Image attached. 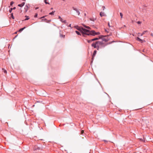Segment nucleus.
I'll list each match as a JSON object with an SVG mask.
<instances>
[{"mask_svg": "<svg viewBox=\"0 0 153 153\" xmlns=\"http://www.w3.org/2000/svg\"><path fill=\"white\" fill-rule=\"evenodd\" d=\"M63 22L65 24H66V20H65L63 21Z\"/></svg>", "mask_w": 153, "mask_h": 153, "instance_id": "obj_39", "label": "nucleus"}, {"mask_svg": "<svg viewBox=\"0 0 153 153\" xmlns=\"http://www.w3.org/2000/svg\"><path fill=\"white\" fill-rule=\"evenodd\" d=\"M98 37H99L98 38V40L99 39H101L102 40L103 37H104V36H103V35H100Z\"/></svg>", "mask_w": 153, "mask_h": 153, "instance_id": "obj_14", "label": "nucleus"}, {"mask_svg": "<svg viewBox=\"0 0 153 153\" xmlns=\"http://www.w3.org/2000/svg\"><path fill=\"white\" fill-rule=\"evenodd\" d=\"M17 32H18V31H16L14 33L15 34H16L17 33Z\"/></svg>", "mask_w": 153, "mask_h": 153, "instance_id": "obj_51", "label": "nucleus"}, {"mask_svg": "<svg viewBox=\"0 0 153 153\" xmlns=\"http://www.w3.org/2000/svg\"><path fill=\"white\" fill-rule=\"evenodd\" d=\"M13 10L12 8H11L9 10V12L10 13H11Z\"/></svg>", "mask_w": 153, "mask_h": 153, "instance_id": "obj_30", "label": "nucleus"}, {"mask_svg": "<svg viewBox=\"0 0 153 153\" xmlns=\"http://www.w3.org/2000/svg\"><path fill=\"white\" fill-rule=\"evenodd\" d=\"M90 19L91 21H94V20H96V18H90Z\"/></svg>", "mask_w": 153, "mask_h": 153, "instance_id": "obj_24", "label": "nucleus"}, {"mask_svg": "<svg viewBox=\"0 0 153 153\" xmlns=\"http://www.w3.org/2000/svg\"><path fill=\"white\" fill-rule=\"evenodd\" d=\"M10 16H11V17L13 19H14V17L13 16V13H11V15H10Z\"/></svg>", "mask_w": 153, "mask_h": 153, "instance_id": "obj_26", "label": "nucleus"}, {"mask_svg": "<svg viewBox=\"0 0 153 153\" xmlns=\"http://www.w3.org/2000/svg\"><path fill=\"white\" fill-rule=\"evenodd\" d=\"M26 28V27H25L23 28H20L18 31L19 32H21L23 30L25 29Z\"/></svg>", "mask_w": 153, "mask_h": 153, "instance_id": "obj_15", "label": "nucleus"}, {"mask_svg": "<svg viewBox=\"0 0 153 153\" xmlns=\"http://www.w3.org/2000/svg\"><path fill=\"white\" fill-rule=\"evenodd\" d=\"M25 17H26V18L24 19V21L30 19L29 16H25Z\"/></svg>", "mask_w": 153, "mask_h": 153, "instance_id": "obj_17", "label": "nucleus"}, {"mask_svg": "<svg viewBox=\"0 0 153 153\" xmlns=\"http://www.w3.org/2000/svg\"><path fill=\"white\" fill-rule=\"evenodd\" d=\"M97 51L96 50H94V51L93 53V56H95L96 54Z\"/></svg>", "mask_w": 153, "mask_h": 153, "instance_id": "obj_18", "label": "nucleus"}, {"mask_svg": "<svg viewBox=\"0 0 153 153\" xmlns=\"http://www.w3.org/2000/svg\"><path fill=\"white\" fill-rule=\"evenodd\" d=\"M63 1H64L65 0H62Z\"/></svg>", "mask_w": 153, "mask_h": 153, "instance_id": "obj_61", "label": "nucleus"}, {"mask_svg": "<svg viewBox=\"0 0 153 153\" xmlns=\"http://www.w3.org/2000/svg\"><path fill=\"white\" fill-rule=\"evenodd\" d=\"M109 40V39L107 38V39H105V38L103 37V38L102 39V42L104 41L105 42H108Z\"/></svg>", "mask_w": 153, "mask_h": 153, "instance_id": "obj_8", "label": "nucleus"}, {"mask_svg": "<svg viewBox=\"0 0 153 153\" xmlns=\"http://www.w3.org/2000/svg\"><path fill=\"white\" fill-rule=\"evenodd\" d=\"M91 46L94 48H96L97 50H99L100 48V46L98 44H96V42L95 43H93L91 44Z\"/></svg>", "mask_w": 153, "mask_h": 153, "instance_id": "obj_2", "label": "nucleus"}, {"mask_svg": "<svg viewBox=\"0 0 153 153\" xmlns=\"http://www.w3.org/2000/svg\"><path fill=\"white\" fill-rule=\"evenodd\" d=\"M91 35L93 36H95V35L96 32L94 30H91Z\"/></svg>", "mask_w": 153, "mask_h": 153, "instance_id": "obj_12", "label": "nucleus"}, {"mask_svg": "<svg viewBox=\"0 0 153 153\" xmlns=\"http://www.w3.org/2000/svg\"><path fill=\"white\" fill-rule=\"evenodd\" d=\"M74 27L77 30H78L80 31V32L81 33L82 30V27H79L78 25H76V26H74Z\"/></svg>", "mask_w": 153, "mask_h": 153, "instance_id": "obj_4", "label": "nucleus"}, {"mask_svg": "<svg viewBox=\"0 0 153 153\" xmlns=\"http://www.w3.org/2000/svg\"><path fill=\"white\" fill-rule=\"evenodd\" d=\"M37 16H38V14H37V13H36L35 14V15H34V17L35 18L37 17Z\"/></svg>", "mask_w": 153, "mask_h": 153, "instance_id": "obj_35", "label": "nucleus"}, {"mask_svg": "<svg viewBox=\"0 0 153 153\" xmlns=\"http://www.w3.org/2000/svg\"><path fill=\"white\" fill-rule=\"evenodd\" d=\"M72 8L74 10H75L76 12L77 13V14L78 16L80 14V13L79 12V10H78V9H77L75 8L74 7H73Z\"/></svg>", "mask_w": 153, "mask_h": 153, "instance_id": "obj_6", "label": "nucleus"}, {"mask_svg": "<svg viewBox=\"0 0 153 153\" xmlns=\"http://www.w3.org/2000/svg\"><path fill=\"white\" fill-rule=\"evenodd\" d=\"M103 141L105 142L106 143H107L108 141L106 140H103Z\"/></svg>", "mask_w": 153, "mask_h": 153, "instance_id": "obj_41", "label": "nucleus"}, {"mask_svg": "<svg viewBox=\"0 0 153 153\" xmlns=\"http://www.w3.org/2000/svg\"><path fill=\"white\" fill-rule=\"evenodd\" d=\"M13 10H15L16 9V7H14L13 8H12Z\"/></svg>", "mask_w": 153, "mask_h": 153, "instance_id": "obj_44", "label": "nucleus"}, {"mask_svg": "<svg viewBox=\"0 0 153 153\" xmlns=\"http://www.w3.org/2000/svg\"><path fill=\"white\" fill-rule=\"evenodd\" d=\"M38 9V7H36V9H36V10H37V9Z\"/></svg>", "mask_w": 153, "mask_h": 153, "instance_id": "obj_53", "label": "nucleus"}, {"mask_svg": "<svg viewBox=\"0 0 153 153\" xmlns=\"http://www.w3.org/2000/svg\"><path fill=\"white\" fill-rule=\"evenodd\" d=\"M102 8L103 10H105V7L104 6H103L102 7Z\"/></svg>", "mask_w": 153, "mask_h": 153, "instance_id": "obj_38", "label": "nucleus"}, {"mask_svg": "<svg viewBox=\"0 0 153 153\" xmlns=\"http://www.w3.org/2000/svg\"><path fill=\"white\" fill-rule=\"evenodd\" d=\"M84 15H85V16H86V14L85 13H84Z\"/></svg>", "mask_w": 153, "mask_h": 153, "instance_id": "obj_56", "label": "nucleus"}, {"mask_svg": "<svg viewBox=\"0 0 153 153\" xmlns=\"http://www.w3.org/2000/svg\"><path fill=\"white\" fill-rule=\"evenodd\" d=\"M59 19H60H60H61L62 18H61V17H60V16H59Z\"/></svg>", "mask_w": 153, "mask_h": 153, "instance_id": "obj_47", "label": "nucleus"}, {"mask_svg": "<svg viewBox=\"0 0 153 153\" xmlns=\"http://www.w3.org/2000/svg\"><path fill=\"white\" fill-rule=\"evenodd\" d=\"M23 1H25L26 0H22Z\"/></svg>", "mask_w": 153, "mask_h": 153, "instance_id": "obj_57", "label": "nucleus"}, {"mask_svg": "<svg viewBox=\"0 0 153 153\" xmlns=\"http://www.w3.org/2000/svg\"><path fill=\"white\" fill-rule=\"evenodd\" d=\"M50 21H51V20H48V21H47L48 22H50Z\"/></svg>", "mask_w": 153, "mask_h": 153, "instance_id": "obj_49", "label": "nucleus"}, {"mask_svg": "<svg viewBox=\"0 0 153 153\" xmlns=\"http://www.w3.org/2000/svg\"><path fill=\"white\" fill-rule=\"evenodd\" d=\"M138 34H140V33H138Z\"/></svg>", "mask_w": 153, "mask_h": 153, "instance_id": "obj_59", "label": "nucleus"}, {"mask_svg": "<svg viewBox=\"0 0 153 153\" xmlns=\"http://www.w3.org/2000/svg\"><path fill=\"white\" fill-rule=\"evenodd\" d=\"M94 56H93L92 55V60L91 61V63H92L93 61L94 60Z\"/></svg>", "mask_w": 153, "mask_h": 153, "instance_id": "obj_29", "label": "nucleus"}, {"mask_svg": "<svg viewBox=\"0 0 153 153\" xmlns=\"http://www.w3.org/2000/svg\"><path fill=\"white\" fill-rule=\"evenodd\" d=\"M148 32V31L147 30H145V31H143V33L141 34L140 35L141 36H142L144 34H145V33L146 32Z\"/></svg>", "mask_w": 153, "mask_h": 153, "instance_id": "obj_23", "label": "nucleus"}, {"mask_svg": "<svg viewBox=\"0 0 153 153\" xmlns=\"http://www.w3.org/2000/svg\"><path fill=\"white\" fill-rule=\"evenodd\" d=\"M83 132H84V131L82 130L81 131V133L83 134Z\"/></svg>", "mask_w": 153, "mask_h": 153, "instance_id": "obj_48", "label": "nucleus"}, {"mask_svg": "<svg viewBox=\"0 0 153 153\" xmlns=\"http://www.w3.org/2000/svg\"><path fill=\"white\" fill-rule=\"evenodd\" d=\"M89 31L90 32H87V33H85V34L86 35H87L88 36L91 35V30H89Z\"/></svg>", "mask_w": 153, "mask_h": 153, "instance_id": "obj_16", "label": "nucleus"}, {"mask_svg": "<svg viewBox=\"0 0 153 153\" xmlns=\"http://www.w3.org/2000/svg\"><path fill=\"white\" fill-rule=\"evenodd\" d=\"M96 44H98L100 46V48H104L106 46L108 45V43H105L102 41H96Z\"/></svg>", "mask_w": 153, "mask_h": 153, "instance_id": "obj_1", "label": "nucleus"}, {"mask_svg": "<svg viewBox=\"0 0 153 153\" xmlns=\"http://www.w3.org/2000/svg\"><path fill=\"white\" fill-rule=\"evenodd\" d=\"M29 7L27 4H26L25 7L24 9L25 12H27L28 10Z\"/></svg>", "mask_w": 153, "mask_h": 153, "instance_id": "obj_11", "label": "nucleus"}, {"mask_svg": "<svg viewBox=\"0 0 153 153\" xmlns=\"http://www.w3.org/2000/svg\"><path fill=\"white\" fill-rule=\"evenodd\" d=\"M124 27H126V25H124Z\"/></svg>", "mask_w": 153, "mask_h": 153, "instance_id": "obj_60", "label": "nucleus"}, {"mask_svg": "<svg viewBox=\"0 0 153 153\" xmlns=\"http://www.w3.org/2000/svg\"><path fill=\"white\" fill-rule=\"evenodd\" d=\"M138 24H140L141 23V22L140 21H138L137 22Z\"/></svg>", "mask_w": 153, "mask_h": 153, "instance_id": "obj_36", "label": "nucleus"}, {"mask_svg": "<svg viewBox=\"0 0 153 153\" xmlns=\"http://www.w3.org/2000/svg\"><path fill=\"white\" fill-rule=\"evenodd\" d=\"M151 35L152 36H153V33H151Z\"/></svg>", "mask_w": 153, "mask_h": 153, "instance_id": "obj_50", "label": "nucleus"}, {"mask_svg": "<svg viewBox=\"0 0 153 153\" xmlns=\"http://www.w3.org/2000/svg\"><path fill=\"white\" fill-rule=\"evenodd\" d=\"M100 33L99 32H96V33L95 34V35H100Z\"/></svg>", "mask_w": 153, "mask_h": 153, "instance_id": "obj_32", "label": "nucleus"}, {"mask_svg": "<svg viewBox=\"0 0 153 153\" xmlns=\"http://www.w3.org/2000/svg\"><path fill=\"white\" fill-rule=\"evenodd\" d=\"M105 31L106 32H108V31L105 29Z\"/></svg>", "mask_w": 153, "mask_h": 153, "instance_id": "obj_54", "label": "nucleus"}, {"mask_svg": "<svg viewBox=\"0 0 153 153\" xmlns=\"http://www.w3.org/2000/svg\"><path fill=\"white\" fill-rule=\"evenodd\" d=\"M25 4V2H23L22 4H18V6L19 7H22Z\"/></svg>", "mask_w": 153, "mask_h": 153, "instance_id": "obj_13", "label": "nucleus"}, {"mask_svg": "<svg viewBox=\"0 0 153 153\" xmlns=\"http://www.w3.org/2000/svg\"><path fill=\"white\" fill-rule=\"evenodd\" d=\"M75 32L78 35H81V33H79V32L77 31V30H76L75 31Z\"/></svg>", "mask_w": 153, "mask_h": 153, "instance_id": "obj_22", "label": "nucleus"}, {"mask_svg": "<svg viewBox=\"0 0 153 153\" xmlns=\"http://www.w3.org/2000/svg\"><path fill=\"white\" fill-rule=\"evenodd\" d=\"M53 7H52L51 8V10H53Z\"/></svg>", "mask_w": 153, "mask_h": 153, "instance_id": "obj_55", "label": "nucleus"}, {"mask_svg": "<svg viewBox=\"0 0 153 153\" xmlns=\"http://www.w3.org/2000/svg\"><path fill=\"white\" fill-rule=\"evenodd\" d=\"M42 21H45V22H48V20L46 19H42Z\"/></svg>", "mask_w": 153, "mask_h": 153, "instance_id": "obj_27", "label": "nucleus"}, {"mask_svg": "<svg viewBox=\"0 0 153 153\" xmlns=\"http://www.w3.org/2000/svg\"><path fill=\"white\" fill-rule=\"evenodd\" d=\"M55 11H53L52 12L49 13V14L50 15H53Z\"/></svg>", "mask_w": 153, "mask_h": 153, "instance_id": "obj_21", "label": "nucleus"}, {"mask_svg": "<svg viewBox=\"0 0 153 153\" xmlns=\"http://www.w3.org/2000/svg\"><path fill=\"white\" fill-rule=\"evenodd\" d=\"M60 21H61L62 22H63V19L62 18H61V19H60Z\"/></svg>", "mask_w": 153, "mask_h": 153, "instance_id": "obj_42", "label": "nucleus"}, {"mask_svg": "<svg viewBox=\"0 0 153 153\" xmlns=\"http://www.w3.org/2000/svg\"><path fill=\"white\" fill-rule=\"evenodd\" d=\"M100 15L101 17L106 16V15L105 13L104 12H102L100 13Z\"/></svg>", "mask_w": 153, "mask_h": 153, "instance_id": "obj_10", "label": "nucleus"}, {"mask_svg": "<svg viewBox=\"0 0 153 153\" xmlns=\"http://www.w3.org/2000/svg\"><path fill=\"white\" fill-rule=\"evenodd\" d=\"M61 30H59V36L61 38H64L65 37V35H62L61 33Z\"/></svg>", "mask_w": 153, "mask_h": 153, "instance_id": "obj_9", "label": "nucleus"}, {"mask_svg": "<svg viewBox=\"0 0 153 153\" xmlns=\"http://www.w3.org/2000/svg\"><path fill=\"white\" fill-rule=\"evenodd\" d=\"M114 42H115L114 41H112V42H109L108 43V45L110 44H111L112 43Z\"/></svg>", "mask_w": 153, "mask_h": 153, "instance_id": "obj_33", "label": "nucleus"}, {"mask_svg": "<svg viewBox=\"0 0 153 153\" xmlns=\"http://www.w3.org/2000/svg\"><path fill=\"white\" fill-rule=\"evenodd\" d=\"M18 36V35H16L15 37L13 39V40L15 38H16L17 37V36Z\"/></svg>", "mask_w": 153, "mask_h": 153, "instance_id": "obj_45", "label": "nucleus"}, {"mask_svg": "<svg viewBox=\"0 0 153 153\" xmlns=\"http://www.w3.org/2000/svg\"><path fill=\"white\" fill-rule=\"evenodd\" d=\"M42 16V17H41L40 19H44L45 18V17L46 16Z\"/></svg>", "mask_w": 153, "mask_h": 153, "instance_id": "obj_37", "label": "nucleus"}, {"mask_svg": "<svg viewBox=\"0 0 153 153\" xmlns=\"http://www.w3.org/2000/svg\"><path fill=\"white\" fill-rule=\"evenodd\" d=\"M97 40H98V39L97 37H96V38H94V39H91V40L92 41H94Z\"/></svg>", "mask_w": 153, "mask_h": 153, "instance_id": "obj_20", "label": "nucleus"}, {"mask_svg": "<svg viewBox=\"0 0 153 153\" xmlns=\"http://www.w3.org/2000/svg\"><path fill=\"white\" fill-rule=\"evenodd\" d=\"M108 26L109 27H111V26L110 25V23H109V22H108Z\"/></svg>", "mask_w": 153, "mask_h": 153, "instance_id": "obj_40", "label": "nucleus"}, {"mask_svg": "<svg viewBox=\"0 0 153 153\" xmlns=\"http://www.w3.org/2000/svg\"><path fill=\"white\" fill-rule=\"evenodd\" d=\"M42 148L40 147H38L37 146H35L34 148V151L39 150H41Z\"/></svg>", "mask_w": 153, "mask_h": 153, "instance_id": "obj_5", "label": "nucleus"}, {"mask_svg": "<svg viewBox=\"0 0 153 153\" xmlns=\"http://www.w3.org/2000/svg\"><path fill=\"white\" fill-rule=\"evenodd\" d=\"M140 140L141 141H143V139L142 138L140 139Z\"/></svg>", "mask_w": 153, "mask_h": 153, "instance_id": "obj_52", "label": "nucleus"}, {"mask_svg": "<svg viewBox=\"0 0 153 153\" xmlns=\"http://www.w3.org/2000/svg\"><path fill=\"white\" fill-rule=\"evenodd\" d=\"M109 36L108 35H103L104 38L105 37H107V36Z\"/></svg>", "mask_w": 153, "mask_h": 153, "instance_id": "obj_43", "label": "nucleus"}, {"mask_svg": "<svg viewBox=\"0 0 153 153\" xmlns=\"http://www.w3.org/2000/svg\"><path fill=\"white\" fill-rule=\"evenodd\" d=\"M14 2L13 1H11L10 3V5L12 6V5L14 4Z\"/></svg>", "mask_w": 153, "mask_h": 153, "instance_id": "obj_31", "label": "nucleus"}, {"mask_svg": "<svg viewBox=\"0 0 153 153\" xmlns=\"http://www.w3.org/2000/svg\"><path fill=\"white\" fill-rule=\"evenodd\" d=\"M66 25H68V23H66Z\"/></svg>", "mask_w": 153, "mask_h": 153, "instance_id": "obj_58", "label": "nucleus"}, {"mask_svg": "<svg viewBox=\"0 0 153 153\" xmlns=\"http://www.w3.org/2000/svg\"><path fill=\"white\" fill-rule=\"evenodd\" d=\"M120 15L121 16V18H122L123 17V15L122 13H120Z\"/></svg>", "mask_w": 153, "mask_h": 153, "instance_id": "obj_34", "label": "nucleus"}, {"mask_svg": "<svg viewBox=\"0 0 153 153\" xmlns=\"http://www.w3.org/2000/svg\"><path fill=\"white\" fill-rule=\"evenodd\" d=\"M68 27H71V24H70L68 26Z\"/></svg>", "mask_w": 153, "mask_h": 153, "instance_id": "obj_46", "label": "nucleus"}, {"mask_svg": "<svg viewBox=\"0 0 153 153\" xmlns=\"http://www.w3.org/2000/svg\"><path fill=\"white\" fill-rule=\"evenodd\" d=\"M2 70H3V72L5 74H6L7 73V71L6 70H5V69H4V68H2Z\"/></svg>", "mask_w": 153, "mask_h": 153, "instance_id": "obj_25", "label": "nucleus"}, {"mask_svg": "<svg viewBox=\"0 0 153 153\" xmlns=\"http://www.w3.org/2000/svg\"><path fill=\"white\" fill-rule=\"evenodd\" d=\"M82 30L81 33L82 34L83 36L85 37V33H87V32H90L89 30L83 28H82Z\"/></svg>", "mask_w": 153, "mask_h": 153, "instance_id": "obj_3", "label": "nucleus"}, {"mask_svg": "<svg viewBox=\"0 0 153 153\" xmlns=\"http://www.w3.org/2000/svg\"><path fill=\"white\" fill-rule=\"evenodd\" d=\"M87 40L88 42V43H90L92 42V41L91 40H91Z\"/></svg>", "mask_w": 153, "mask_h": 153, "instance_id": "obj_28", "label": "nucleus"}, {"mask_svg": "<svg viewBox=\"0 0 153 153\" xmlns=\"http://www.w3.org/2000/svg\"><path fill=\"white\" fill-rule=\"evenodd\" d=\"M83 26L85 27L86 28H87L88 29H90L91 28L89 26H86L84 25H83Z\"/></svg>", "mask_w": 153, "mask_h": 153, "instance_id": "obj_19", "label": "nucleus"}, {"mask_svg": "<svg viewBox=\"0 0 153 153\" xmlns=\"http://www.w3.org/2000/svg\"><path fill=\"white\" fill-rule=\"evenodd\" d=\"M136 40L138 41H139L141 43H143L144 42H145V41L144 40H143L140 39V38H139L138 37H137L136 39Z\"/></svg>", "mask_w": 153, "mask_h": 153, "instance_id": "obj_7", "label": "nucleus"}]
</instances>
